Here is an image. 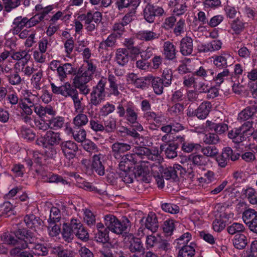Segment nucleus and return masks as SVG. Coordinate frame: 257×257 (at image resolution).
I'll use <instances>...</instances> for the list:
<instances>
[{
	"label": "nucleus",
	"instance_id": "nucleus-32",
	"mask_svg": "<svg viewBox=\"0 0 257 257\" xmlns=\"http://www.w3.org/2000/svg\"><path fill=\"white\" fill-rule=\"evenodd\" d=\"M65 209L64 206H61V207L58 208L57 207H52L50 210V217L48 219V221H55L58 222L61 218L60 212L61 211H64Z\"/></svg>",
	"mask_w": 257,
	"mask_h": 257
},
{
	"label": "nucleus",
	"instance_id": "nucleus-19",
	"mask_svg": "<svg viewBox=\"0 0 257 257\" xmlns=\"http://www.w3.org/2000/svg\"><path fill=\"white\" fill-rule=\"evenodd\" d=\"M193 50L192 39L188 37L183 38L180 43V52L183 55H190Z\"/></svg>",
	"mask_w": 257,
	"mask_h": 257
},
{
	"label": "nucleus",
	"instance_id": "nucleus-34",
	"mask_svg": "<svg viewBox=\"0 0 257 257\" xmlns=\"http://www.w3.org/2000/svg\"><path fill=\"white\" fill-rule=\"evenodd\" d=\"M257 217V212L253 209H248L245 210L242 216L243 222L248 225Z\"/></svg>",
	"mask_w": 257,
	"mask_h": 257
},
{
	"label": "nucleus",
	"instance_id": "nucleus-28",
	"mask_svg": "<svg viewBox=\"0 0 257 257\" xmlns=\"http://www.w3.org/2000/svg\"><path fill=\"white\" fill-rule=\"evenodd\" d=\"M232 59L229 54L224 53L214 57L213 64L218 68H222L227 66V61Z\"/></svg>",
	"mask_w": 257,
	"mask_h": 257
},
{
	"label": "nucleus",
	"instance_id": "nucleus-44",
	"mask_svg": "<svg viewBox=\"0 0 257 257\" xmlns=\"http://www.w3.org/2000/svg\"><path fill=\"white\" fill-rule=\"evenodd\" d=\"M88 122L87 116L83 113H79L73 118V124L75 126L81 127L86 125Z\"/></svg>",
	"mask_w": 257,
	"mask_h": 257
},
{
	"label": "nucleus",
	"instance_id": "nucleus-38",
	"mask_svg": "<svg viewBox=\"0 0 257 257\" xmlns=\"http://www.w3.org/2000/svg\"><path fill=\"white\" fill-rule=\"evenodd\" d=\"M74 234V228L71 226V223L70 224H64L62 235L65 240L69 242L73 238Z\"/></svg>",
	"mask_w": 257,
	"mask_h": 257
},
{
	"label": "nucleus",
	"instance_id": "nucleus-5",
	"mask_svg": "<svg viewBox=\"0 0 257 257\" xmlns=\"http://www.w3.org/2000/svg\"><path fill=\"white\" fill-rule=\"evenodd\" d=\"M104 224L112 232L120 234L125 231L128 226V221L121 222L113 215H107L104 218Z\"/></svg>",
	"mask_w": 257,
	"mask_h": 257
},
{
	"label": "nucleus",
	"instance_id": "nucleus-42",
	"mask_svg": "<svg viewBox=\"0 0 257 257\" xmlns=\"http://www.w3.org/2000/svg\"><path fill=\"white\" fill-rule=\"evenodd\" d=\"M152 87L154 92L157 95L161 94L163 92V83L161 78L154 77L152 81Z\"/></svg>",
	"mask_w": 257,
	"mask_h": 257
},
{
	"label": "nucleus",
	"instance_id": "nucleus-52",
	"mask_svg": "<svg viewBox=\"0 0 257 257\" xmlns=\"http://www.w3.org/2000/svg\"><path fill=\"white\" fill-rule=\"evenodd\" d=\"M26 17H18L13 22L14 30L19 32L24 27H26Z\"/></svg>",
	"mask_w": 257,
	"mask_h": 257
},
{
	"label": "nucleus",
	"instance_id": "nucleus-39",
	"mask_svg": "<svg viewBox=\"0 0 257 257\" xmlns=\"http://www.w3.org/2000/svg\"><path fill=\"white\" fill-rule=\"evenodd\" d=\"M191 245L181 247L179 251L178 257H193L195 254L194 247Z\"/></svg>",
	"mask_w": 257,
	"mask_h": 257
},
{
	"label": "nucleus",
	"instance_id": "nucleus-57",
	"mask_svg": "<svg viewBox=\"0 0 257 257\" xmlns=\"http://www.w3.org/2000/svg\"><path fill=\"white\" fill-rule=\"evenodd\" d=\"M161 207L164 211L171 214H176L179 211V206L174 204L167 203H163L161 205Z\"/></svg>",
	"mask_w": 257,
	"mask_h": 257
},
{
	"label": "nucleus",
	"instance_id": "nucleus-53",
	"mask_svg": "<svg viewBox=\"0 0 257 257\" xmlns=\"http://www.w3.org/2000/svg\"><path fill=\"white\" fill-rule=\"evenodd\" d=\"M5 10L10 12L17 8L21 4V0H3Z\"/></svg>",
	"mask_w": 257,
	"mask_h": 257
},
{
	"label": "nucleus",
	"instance_id": "nucleus-46",
	"mask_svg": "<svg viewBox=\"0 0 257 257\" xmlns=\"http://www.w3.org/2000/svg\"><path fill=\"white\" fill-rule=\"evenodd\" d=\"M161 240L160 236H155L154 234L148 235L146 239V245L147 248H152L156 246L160 243Z\"/></svg>",
	"mask_w": 257,
	"mask_h": 257
},
{
	"label": "nucleus",
	"instance_id": "nucleus-23",
	"mask_svg": "<svg viewBox=\"0 0 257 257\" xmlns=\"http://www.w3.org/2000/svg\"><path fill=\"white\" fill-rule=\"evenodd\" d=\"M128 78H132L134 85L138 88L145 89L149 87L150 80L146 77L137 78V76L132 73L129 75Z\"/></svg>",
	"mask_w": 257,
	"mask_h": 257
},
{
	"label": "nucleus",
	"instance_id": "nucleus-8",
	"mask_svg": "<svg viewBox=\"0 0 257 257\" xmlns=\"http://www.w3.org/2000/svg\"><path fill=\"white\" fill-rule=\"evenodd\" d=\"M252 134V124L247 121L239 128H235L229 131L228 136L234 143H239L244 140V136L250 135Z\"/></svg>",
	"mask_w": 257,
	"mask_h": 257
},
{
	"label": "nucleus",
	"instance_id": "nucleus-25",
	"mask_svg": "<svg viewBox=\"0 0 257 257\" xmlns=\"http://www.w3.org/2000/svg\"><path fill=\"white\" fill-rule=\"evenodd\" d=\"M141 0H119L117 2V7L119 10L125 8H131L135 11L140 5Z\"/></svg>",
	"mask_w": 257,
	"mask_h": 257
},
{
	"label": "nucleus",
	"instance_id": "nucleus-27",
	"mask_svg": "<svg viewBox=\"0 0 257 257\" xmlns=\"http://www.w3.org/2000/svg\"><path fill=\"white\" fill-rule=\"evenodd\" d=\"M24 221L28 227L35 229L39 228L42 224L41 220L33 214L26 215L24 218Z\"/></svg>",
	"mask_w": 257,
	"mask_h": 257
},
{
	"label": "nucleus",
	"instance_id": "nucleus-14",
	"mask_svg": "<svg viewBox=\"0 0 257 257\" xmlns=\"http://www.w3.org/2000/svg\"><path fill=\"white\" fill-rule=\"evenodd\" d=\"M96 67L93 65L92 61L86 60L83 65L78 72L83 76H84L86 79L90 81L92 78L93 75L96 71Z\"/></svg>",
	"mask_w": 257,
	"mask_h": 257
},
{
	"label": "nucleus",
	"instance_id": "nucleus-40",
	"mask_svg": "<svg viewBox=\"0 0 257 257\" xmlns=\"http://www.w3.org/2000/svg\"><path fill=\"white\" fill-rule=\"evenodd\" d=\"M64 123V118L57 116L49 120V128L53 130H58L61 128Z\"/></svg>",
	"mask_w": 257,
	"mask_h": 257
},
{
	"label": "nucleus",
	"instance_id": "nucleus-21",
	"mask_svg": "<svg viewBox=\"0 0 257 257\" xmlns=\"http://www.w3.org/2000/svg\"><path fill=\"white\" fill-rule=\"evenodd\" d=\"M211 104L210 102H203L196 109L195 114L198 118L204 119L209 114Z\"/></svg>",
	"mask_w": 257,
	"mask_h": 257
},
{
	"label": "nucleus",
	"instance_id": "nucleus-30",
	"mask_svg": "<svg viewBox=\"0 0 257 257\" xmlns=\"http://www.w3.org/2000/svg\"><path fill=\"white\" fill-rule=\"evenodd\" d=\"M234 246L239 249L244 248L247 243V238L245 235L242 233L237 234L233 239Z\"/></svg>",
	"mask_w": 257,
	"mask_h": 257
},
{
	"label": "nucleus",
	"instance_id": "nucleus-12",
	"mask_svg": "<svg viewBox=\"0 0 257 257\" xmlns=\"http://www.w3.org/2000/svg\"><path fill=\"white\" fill-rule=\"evenodd\" d=\"M71 225L74 228L75 235L79 238L82 240H86L88 238V233L82 226L80 220L72 219Z\"/></svg>",
	"mask_w": 257,
	"mask_h": 257
},
{
	"label": "nucleus",
	"instance_id": "nucleus-61",
	"mask_svg": "<svg viewBox=\"0 0 257 257\" xmlns=\"http://www.w3.org/2000/svg\"><path fill=\"white\" fill-rule=\"evenodd\" d=\"M201 152L207 157H213L217 154L218 150L214 146H207L202 148Z\"/></svg>",
	"mask_w": 257,
	"mask_h": 257
},
{
	"label": "nucleus",
	"instance_id": "nucleus-9",
	"mask_svg": "<svg viewBox=\"0 0 257 257\" xmlns=\"http://www.w3.org/2000/svg\"><path fill=\"white\" fill-rule=\"evenodd\" d=\"M239 158L238 153H233L230 147H225L223 149L221 155L217 156L216 160L218 165L224 168L227 163V161L230 159L232 161H235Z\"/></svg>",
	"mask_w": 257,
	"mask_h": 257
},
{
	"label": "nucleus",
	"instance_id": "nucleus-55",
	"mask_svg": "<svg viewBox=\"0 0 257 257\" xmlns=\"http://www.w3.org/2000/svg\"><path fill=\"white\" fill-rule=\"evenodd\" d=\"M13 59L17 61L21 60H25L27 63L30 58V55L28 54V52L25 50L14 52L11 55Z\"/></svg>",
	"mask_w": 257,
	"mask_h": 257
},
{
	"label": "nucleus",
	"instance_id": "nucleus-2",
	"mask_svg": "<svg viewBox=\"0 0 257 257\" xmlns=\"http://www.w3.org/2000/svg\"><path fill=\"white\" fill-rule=\"evenodd\" d=\"M152 165L146 161H139L133 170L135 177L138 181L149 183L152 179Z\"/></svg>",
	"mask_w": 257,
	"mask_h": 257
},
{
	"label": "nucleus",
	"instance_id": "nucleus-62",
	"mask_svg": "<svg viewBox=\"0 0 257 257\" xmlns=\"http://www.w3.org/2000/svg\"><path fill=\"white\" fill-rule=\"evenodd\" d=\"M83 148L89 152H96L98 151V148L96 145L89 140H85L82 142Z\"/></svg>",
	"mask_w": 257,
	"mask_h": 257
},
{
	"label": "nucleus",
	"instance_id": "nucleus-4",
	"mask_svg": "<svg viewBox=\"0 0 257 257\" xmlns=\"http://www.w3.org/2000/svg\"><path fill=\"white\" fill-rule=\"evenodd\" d=\"M61 135L58 132L48 131L43 136L37 139L36 144L43 148H50L59 145L61 142Z\"/></svg>",
	"mask_w": 257,
	"mask_h": 257
},
{
	"label": "nucleus",
	"instance_id": "nucleus-49",
	"mask_svg": "<svg viewBox=\"0 0 257 257\" xmlns=\"http://www.w3.org/2000/svg\"><path fill=\"white\" fill-rule=\"evenodd\" d=\"M191 237L190 233L188 232L182 234L179 238L175 240L177 247L181 248V247L187 246L186 244L190 241Z\"/></svg>",
	"mask_w": 257,
	"mask_h": 257
},
{
	"label": "nucleus",
	"instance_id": "nucleus-24",
	"mask_svg": "<svg viewBox=\"0 0 257 257\" xmlns=\"http://www.w3.org/2000/svg\"><path fill=\"white\" fill-rule=\"evenodd\" d=\"M159 34L151 31L144 30L139 32L137 34V37L141 40L145 41H152L157 39Z\"/></svg>",
	"mask_w": 257,
	"mask_h": 257
},
{
	"label": "nucleus",
	"instance_id": "nucleus-54",
	"mask_svg": "<svg viewBox=\"0 0 257 257\" xmlns=\"http://www.w3.org/2000/svg\"><path fill=\"white\" fill-rule=\"evenodd\" d=\"M198 79L196 78L194 76H186L184 78L183 84L187 87H193L196 89L198 83Z\"/></svg>",
	"mask_w": 257,
	"mask_h": 257
},
{
	"label": "nucleus",
	"instance_id": "nucleus-35",
	"mask_svg": "<svg viewBox=\"0 0 257 257\" xmlns=\"http://www.w3.org/2000/svg\"><path fill=\"white\" fill-rule=\"evenodd\" d=\"M206 123L208 126L219 134H223L228 130L227 124L224 123H216L207 120Z\"/></svg>",
	"mask_w": 257,
	"mask_h": 257
},
{
	"label": "nucleus",
	"instance_id": "nucleus-15",
	"mask_svg": "<svg viewBox=\"0 0 257 257\" xmlns=\"http://www.w3.org/2000/svg\"><path fill=\"white\" fill-rule=\"evenodd\" d=\"M105 156L101 154L94 155L92 158V167L95 172L100 176L104 174V167L103 166Z\"/></svg>",
	"mask_w": 257,
	"mask_h": 257
},
{
	"label": "nucleus",
	"instance_id": "nucleus-20",
	"mask_svg": "<svg viewBox=\"0 0 257 257\" xmlns=\"http://www.w3.org/2000/svg\"><path fill=\"white\" fill-rule=\"evenodd\" d=\"M74 69L70 63H65L58 68L57 76L60 81L65 80L67 76L72 73Z\"/></svg>",
	"mask_w": 257,
	"mask_h": 257
},
{
	"label": "nucleus",
	"instance_id": "nucleus-16",
	"mask_svg": "<svg viewBox=\"0 0 257 257\" xmlns=\"http://www.w3.org/2000/svg\"><path fill=\"white\" fill-rule=\"evenodd\" d=\"M125 241L128 242V248L132 252L141 251L143 248V244L141 240L135 237L132 234L127 235L124 238Z\"/></svg>",
	"mask_w": 257,
	"mask_h": 257
},
{
	"label": "nucleus",
	"instance_id": "nucleus-36",
	"mask_svg": "<svg viewBox=\"0 0 257 257\" xmlns=\"http://www.w3.org/2000/svg\"><path fill=\"white\" fill-rule=\"evenodd\" d=\"M43 72L39 70L37 72L34 74L31 79V83L33 87L36 89L40 90L42 83V78Z\"/></svg>",
	"mask_w": 257,
	"mask_h": 257
},
{
	"label": "nucleus",
	"instance_id": "nucleus-48",
	"mask_svg": "<svg viewBox=\"0 0 257 257\" xmlns=\"http://www.w3.org/2000/svg\"><path fill=\"white\" fill-rule=\"evenodd\" d=\"M48 231L49 234L52 237L56 236L60 233L61 229L60 226L56 224L55 221H48Z\"/></svg>",
	"mask_w": 257,
	"mask_h": 257
},
{
	"label": "nucleus",
	"instance_id": "nucleus-13",
	"mask_svg": "<svg viewBox=\"0 0 257 257\" xmlns=\"http://www.w3.org/2000/svg\"><path fill=\"white\" fill-rule=\"evenodd\" d=\"M61 147L65 156L69 159H73L78 150L77 145L72 141L63 143Z\"/></svg>",
	"mask_w": 257,
	"mask_h": 257
},
{
	"label": "nucleus",
	"instance_id": "nucleus-18",
	"mask_svg": "<svg viewBox=\"0 0 257 257\" xmlns=\"http://www.w3.org/2000/svg\"><path fill=\"white\" fill-rule=\"evenodd\" d=\"M115 59L118 64L124 66L129 60L128 51L124 48L116 49L115 54Z\"/></svg>",
	"mask_w": 257,
	"mask_h": 257
},
{
	"label": "nucleus",
	"instance_id": "nucleus-41",
	"mask_svg": "<svg viewBox=\"0 0 257 257\" xmlns=\"http://www.w3.org/2000/svg\"><path fill=\"white\" fill-rule=\"evenodd\" d=\"M245 228L244 226L240 223L235 222L227 227V230L229 234L233 235L244 232Z\"/></svg>",
	"mask_w": 257,
	"mask_h": 257
},
{
	"label": "nucleus",
	"instance_id": "nucleus-59",
	"mask_svg": "<svg viewBox=\"0 0 257 257\" xmlns=\"http://www.w3.org/2000/svg\"><path fill=\"white\" fill-rule=\"evenodd\" d=\"M95 240L99 242L105 243L108 240V231L106 229L99 230L95 236Z\"/></svg>",
	"mask_w": 257,
	"mask_h": 257
},
{
	"label": "nucleus",
	"instance_id": "nucleus-3",
	"mask_svg": "<svg viewBox=\"0 0 257 257\" xmlns=\"http://www.w3.org/2000/svg\"><path fill=\"white\" fill-rule=\"evenodd\" d=\"M106 82V78L102 77L99 81L96 86L93 88L90 94V104L97 106L104 101L106 94L105 91Z\"/></svg>",
	"mask_w": 257,
	"mask_h": 257
},
{
	"label": "nucleus",
	"instance_id": "nucleus-63",
	"mask_svg": "<svg viewBox=\"0 0 257 257\" xmlns=\"http://www.w3.org/2000/svg\"><path fill=\"white\" fill-rule=\"evenodd\" d=\"M200 147V145L198 144L185 142L182 144V149L185 152L190 153L194 150L199 149Z\"/></svg>",
	"mask_w": 257,
	"mask_h": 257
},
{
	"label": "nucleus",
	"instance_id": "nucleus-47",
	"mask_svg": "<svg viewBox=\"0 0 257 257\" xmlns=\"http://www.w3.org/2000/svg\"><path fill=\"white\" fill-rule=\"evenodd\" d=\"M172 71L171 69H165L163 70L162 75V81L165 87H168L172 83Z\"/></svg>",
	"mask_w": 257,
	"mask_h": 257
},
{
	"label": "nucleus",
	"instance_id": "nucleus-51",
	"mask_svg": "<svg viewBox=\"0 0 257 257\" xmlns=\"http://www.w3.org/2000/svg\"><path fill=\"white\" fill-rule=\"evenodd\" d=\"M245 25V23L237 18L231 23V28L235 33L239 34L244 29Z\"/></svg>",
	"mask_w": 257,
	"mask_h": 257
},
{
	"label": "nucleus",
	"instance_id": "nucleus-33",
	"mask_svg": "<svg viewBox=\"0 0 257 257\" xmlns=\"http://www.w3.org/2000/svg\"><path fill=\"white\" fill-rule=\"evenodd\" d=\"M61 88L62 90V95L65 97L70 96L72 98L78 93L77 90L68 82L61 85Z\"/></svg>",
	"mask_w": 257,
	"mask_h": 257
},
{
	"label": "nucleus",
	"instance_id": "nucleus-22",
	"mask_svg": "<svg viewBox=\"0 0 257 257\" xmlns=\"http://www.w3.org/2000/svg\"><path fill=\"white\" fill-rule=\"evenodd\" d=\"M161 151H165L166 157L169 159L174 158L177 156V146L174 143L163 144L160 146Z\"/></svg>",
	"mask_w": 257,
	"mask_h": 257
},
{
	"label": "nucleus",
	"instance_id": "nucleus-31",
	"mask_svg": "<svg viewBox=\"0 0 257 257\" xmlns=\"http://www.w3.org/2000/svg\"><path fill=\"white\" fill-rule=\"evenodd\" d=\"M164 54L168 59L172 60L175 57V49L172 43L169 41L164 43Z\"/></svg>",
	"mask_w": 257,
	"mask_h": 257
},
{
	"label": "nucleus",
	"instance_id": "nucleus-60",
	"mask_svg": "<svg viewBox=\"0 0 257 257\" xmlns=\"http://www.w3.org/2000/svg\"><path fill=\"white\" fill-rule=\"evenodd\" d=\"M116 36L115 34L110 35L105 41L100 43V47L102 48H106L107 47H111L114 46L116 42Z\"/></svg>",
	"mask_w": 257,
	"mask_h": 257
},
{
	"label": "nucleus",
	"instance_id": "nucleus-58",
	"mask_svg": "<svg viewBox=\"0 0 257 257\" xmlns=\"http://www.w3.org/2000/svg\"><path fill=\"white\" fill-rule=\"evenodd\" d=\"M163 177L166 180L173 179L175 180L177 178L176 171L174 168L170 167L165 169L163 171Z\"/></svg>",
	"mask_w": 257,
	"mask_h": 257
},
{
	"label": "nucleus",
	"instance_id": "nucleus-64",
	"mask_svg": "<svg viewBox=\"0 0 257 257\" xmlns=\"http://www.w3.org/2000/svg\"><path fill=\"white\" fill-rule=\"evenodd\" d=\"M203 140L207 144H215L219 141V137L215 134L209 133L205 135Z\"/></svg>",
	"mask_w": 257,
	"mask_h": 257
},
{
	"label": "nucleus",
	"instance_id": "nucleus-7",
	"mask_svg": "<svg viewBox=\"0 0 257 257\" xmlns=\"http://www.w3.org/2000/svg\"><path fill=\"white\" fill-rule=\"evenodd\" d=\"M134 152V153L131 155L134 156V159L137 162L139 158L145 159L147 158L152 161H158V163L162 160L160 152L156 148L151 151L147 148L140 147L136 148Z\"/></svg>",
	"mask_w": 257,
	"mask_h": 257
},
{
	"label": "nucleus",
	"instance_id": "nucleus-29",
	"mask_svg": "<svg viewBox=\"0 0 257 257\" xmlns=\"http://www.w3.org/2000/svg\"><path fill=\"white\" fill-rule=\"evenodd\" d=\"M130 149L131 146L129 145L124 143H116L112 146V152L115 158L119 157V154L128 151Z\"/></svg>",
	"mask_w": 257,
	"mask_h": 257
},
{
	"label": "nucleus",
	"instance_id": "nucleus-56",
	"mask_svg": "<svg viewBox=\"0 0 257 257\" xmlns=\"http://www.w3.org/2000/svg\"><path fill=\"white\" fill-rule=\"evenodd\" d=\"M108 80L109 83L110 91H111V94L118 95L119 92L118 91L117 85L116 83L115 77L113 74H109L108 77Z\"/></svg>",
	"mask_w": 257,
	"mask_h": 257
},
{
	"label": "nucleus",
	"instance_id": "nucleus-11",
	"mask_svg": "<svg viewBox=\"0 0 257 257\" xmlns=\"http://www.w3.org/2000/svg\"><path fill=\"white\" fill-rule=\"evenodd\" d=\"M138 162L134 159V156L133 155L126 154L121 157L119 168L120 170L126 173L130 171L133 168L134 169V167Z\"/></svg>",
	"mask_w": 257,
	"mask_h": 257
},
{
	"label": "nucleus",
	"instance_id": "nucleus-45",
	"mask_svg": "<svg viewBox=\"0 0 257 257\" xmlns=\"http://www.w3.org/2000/svg\"><path fill=\"white\" fill-rule=\"evenodd\" d=\"M74 176L76 179H78L77 183L79 187L90 191H95L96 190V188L94 186L90 183L86 182L81 178H80L79 175L74 174Z\"/></svg>",
	"mask_w": 257,
	"mask_h": 257
},
{
	"label": "nucleus",
	"instance_id": "nucleus-50",
	"mask_svg": "<svg viewBox=\"0 0 257 257\" xmlns=\"http://www.w3.org/2000/svg\"><path fill=\"white\" fill-rule=\"evenodd\" d=\"M126 119L131 123H135L138 118V114L136 112L134 107L129 106L126 109Z\"/></svg>",
	"mask_w": 257,
	"mask_h": 257
},
{
	"label": "nucleus",
	"instance_id": "nucleus-1",
	"mask_svg": "<svg viewBox=\"0 0 257 257\" xmlns=\"http://www.w3.org/2000/svg\"><path fill=\"white\" fill-rule=\"evenodd\" d=\"M4 242L21 249L28 248L35 255L44 256L48 252L45 246L38 242L37 238L25 229L17 230L15 236L11 234L7 235L4 237Z\"/></svg>",
	"mask_w": 257,
	"mask_h": 257
},
{
	"label": "nucleus",
	"instance_id": "nucleus-17",
	"mask_svg": "<svg viewBox=\"0 0 257 257\" xmlns=\"http://www.w3.org/2000/svg\"><path fill=\"white\" fill-rule=\"evenodd\" d=\"M34 111L42 118H44L47 114L51 116L56 114V111L50 105L44 107L41 105H36L34 106Z\"/></svg>",
	"mask_w": 257,
	"mask_h": 257
},
{
	"label": "nucleus",
	"instance_id": "nucleus-37",
	"mask_svg": "<svg viewBox=\"0 0 257 257\" xmlns=\"http://www.w3.org/2000/svg\"><path fill=\"white\" fill-rule=\"evenodd\" d=\"M145 226L152 232H155L158 227L157 218L154 214L149 215L146 220Z\"/></svg>",
	"mask_w": 257,
	"mask_h": 257
},
{
	"label": "nucleus",
	"instance_id": "nucleus-26",
	"mask_svg": "<svg viewBox=\"0 0 257 257\" xmlns=\"http://www.w3.org/2000/svg\"><path fill=\"white\" fill-rule=\"evenodd\" d=\"M197 16V18L196 16L194 17L192 22L190 20L189 25L194 30L199 28L198 22H200L202 25L208 22L205 13L204 12L200 11L198 12Z\"/></svg>",
	"mask_w": 257,
	"mask_h": 257
},
{
	"label": "nucleus",
	"instance_id": "nucleus-43",
	"mask_svg": "<svg viewBox=\"0 0 257 257\" xmlns=\"http://www.w3.org/2000/svg\"><path fill=\"white\" fill-rule=\"evenodd\" d=\"M255 111L254 107H246L238 114V119L241 121L246 120L254 114Z\"/></svg>",
	"mask_w": 257,
	"mask_h": 257
},
{
	"label": "nucleus",
	"instance_id": "nucleus-10",
	"mask_svg": "<svg viewBox=\"0 0 257 257\" xmlns=\"http://www.w3.org/2000/svg\"><path fill=\"white\" fill-rule=\"evenodd\" d=\"M163 13L162 8L148 4L144 10V16L148 22L151 23L154 21L156 16L161 15Z\"/></svg>",
	"mask_w": 257,
	"mask_h": 257
},
{
	"label": "nucleus",
	"instance_id": "nucleus-6",
	"mask_svg": "<svg viewBox=\"0 0 257 257\" xmlns=\"http://www.w3.org/2000/svg\"><path fill=\"white\" fill-rule=\"evenodd\" d=\"M23 99L20 103L21 108L27 115H31L33 110L32 107L34 103L39 99L37 94L32 93L29 90L23 89L21 91Z\"/></svg>",
	"mask_w": 257,
	"mask_h": 257
}]
</instances>
